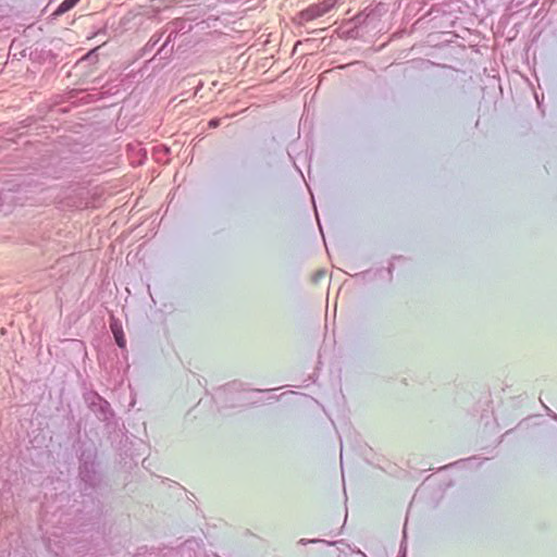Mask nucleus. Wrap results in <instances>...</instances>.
<instances>
[{"instance_id":"6e6552de","label":"nucleus","mask_w":557,"mask_h":557,"mask_svg":"<svg viewBox=\"0 0 557 557\" xmlns=\"http://www.w3.org/2000/svg\"><path fill=\"white\" fill-rule=\"evenodd\" d=\"M368 17L369 14L366 12H359L357 15H355L354 22L356 23V26H362L367 24Z\"/></svg>"},{"instance_id":"4468645a","label":"nucleus","mask_w":557,"mask_h":557,"mask_svg":"<svg viewBox=\"0 0 557 557\" xmlns=\"http://www.w3.org/2000/svg\"><path fill=\"white\" fill-rule=\"evenodd\" d=\"M4 203L3 194L0 193V207H2Z\"/></svg>"},{"instance_id":"423d86ee","label":"nucleus","mask_w":557,"mask_h":557,"mask_svg":"<svg viewBox=\"0 0 557 557\" xmlns=\"http://www.w3.org/2000/svg\"><path fill=\"white\" fill-rule=\"evenodd\" d=\"M163 37V32H159V33H156L151 36V38L148 40V42L145 45L144 47V53H149L151 52L154 47L160 42V40L162 39Z\"/></svg>"},{"instance_id":"2eb2a0df","label":"nucleus","mask_w":557,"mask_h":557,"mask_svg":"<svg viewBox=\"0 0 557 557\" xmlns=\"http://www.w3.org/2000/svg\"><path fill=\"white\" fill-rule=\"evenodd\" d=\"M147 461H148V458H145V459L143 460V466H144V467H146V462H147Z\"/></svg>"},{"instance_id":"f8f14e48","label":"nucleus","mask_w":557,"mask_h":557,"mask_svg":"<svg viewBox=\"0 0 557 557\" xmlns=\"http://www.w3.org/2000/svg\"><path fill=\"white\" fill-rule=\"evenodd\" d=\"M325 274V271L321 270V271H318L314 276H313V281L317 282L320 277L324 276Z\"/></svg>"},{"instance_id":"f257e3e1","label":"nucleus","mask_w":557,"mask_h":557,"mask_svg":"<svg viewBox=\"0 0 557 557\" xmlns=\"http://www.w3.org/2000/svg\"><path fill=\"white\" fill-rule=\"evenodd\" d=\"M83 399L100 422H104L108 425L112 423L115 418L114 410L110 403L99 393L92 389L86 391L83 393Z\"/></svg>"},{"instance_id":"1a4fd4ad","label":"nucleus","mask_w":557,"mask_h":557,"mask_svg":"<svg viewBox=\"0 0 557 557\" xmlns=\"http://www.w3.org/2000/svg\"><path fill=\"white\" fill-rule=\"evenodd\" d=\"M524 424H525V420L520 421V422L518 423V425H517L515 429H511V430L507 431V432L503 435V441H504L505 438H507L508 436H510L513 432L524 429Z\"/></svg>"},{"instance_id":"39448f33","label":"nucleus","mask_w":557,"mask_h":557,"mask_svg":"<svg viewBox=\"0 0 557 557\" xmlns=\"http://www.w3.org/2000/svg\"><path fill=\"white\" fill-rule=\"evenodd\" d=\"M91 468L94 469V463L91 462ZM79 475L83 481L86 483H89L90 485H94L96 483L95 479V471L92 470V475L89 472L88 469V461L85 460L84 465L79 467Z\"/></svg>"},{"instance_id":"20e7f679","label":"nucleus","mask_w":557,"mask_h":557,"mask_svg":"<svg viewBox=\"0 0 557 557\" xmlns=\"http://www.w3.org/2000/svg\"><path fill=\"white\" fill-rule=\"evenodd\" d=\"M176 36H177V30L176 29L171 30L170 34L168 35L166 39L164 40L162 46L158 49V51L156 52L154 55H160L161 58H168V57L172 55L174 48L172 46L170 49H168V46L170 45V42L172 40H174L176 38Z\"/></svg>"},{"instance_id":"ddd939ff","label":"nucleus","mask_w":557,"mask_h":557,"mask_svg":"<svg viewBox=\"0 0 557 557\" xmlns=\"http://www.w3.org/2000/svg\"><path fill=\"white\" fill-rule=\"evenodd\" d=\"M347 33H348V36H349V37H356V35H357V29H356V27H354V28H351V29L347 30Z\"/></svg>"},{"instance_id":"f03ea898","label":"nucleus","mask_w":557,"mask_h":557,"mask_svg":"<svg viewBox=\"0 0 557 557\" xmlns=\"http://www.w3.org/2000/svg\"><path fill=\"white\" fill-rule=\"evenodd\" d=\"M330 10H331V7L326 5V4H322V3L312 4L304 10H301L300 12H298L295 20H297L300 24H302L304 22H309V21H312L314 18H318V17L324 15Z\"/></svg>"},{"instance_id":"0eeeda50","label":"nucleus","mask_w":557,"mask_h":557,"mask_svg":"<svg viewBox=\"0 0 557 557\" xmlns=\"http://www.w3.org/2000/svg\"><path fill=\"white\" fill-rule=\"evenodd\" d=\"M78 0H64L55 10L57 14L61 15L75 7Z\"/></svg>"},{"instance_id":"9d476101","label":"nucleus","mask_w":557,"mask_h":557,"mask_svg":"<svg viewBox=\"0 0 557 557\" xmlns=\"http://www.w3.org/2000/svg\"><path fill=\"white\" fill-rule=\"evenodd\" d=\"M109 94H111V89L104 90V87H102L100 91H98L97 94H94V95H89V97L91 98V100H96V99L104 98Z\"/></svg>"},{"instance_id":"dca6fc26","label":"nucleus","mask_w":557,"mask_h":557,"mask_svg":"<svg viewBox=\"0 0 557 557\" xmlns=\"http://www.w3.org/2000/svg\"><path fill=\"white\" fill-rule=\"evenodd\" d=\"M398 557H406V552L404 550Z\"/></svg>"},{"instance_id":"f3484780","label":"nucleus","mask_w":557,"mask_h":557,"mask_svg":"<svg viewBox=\"0 0 557 557\" xmlns=\"http://www.w3.org/2000/svg\"><path fill=\"white\" fill-rule=\"evenodd\" d=\"M388 271H389V273H392V271H393V265H391V267L388 268Z\"/></svg>"},{"instance_id":"7ed1b4c3","label":"nucleus","mask_w":557,"mask_h":557,"mask_svg":"<svg viewBox=\"0 0 557 557\" xmlns=\"http://www.w3.org/2000/svg\"><path fill=\"white\" fill-rule=\"evenodd\" d=\"M110 329L114 336L115 344L121 349H126V338H125L121 322L119 320L113 319L110 322Z\"/></svg>"},{"instance_id":"9b49d317","label":"nucleus","mask_w":557,"mask_h":557,"mask_svg":"<svg viewBox=\"0 0 557 557\" xmlns=\"http://www.w3.org/2000/svg\"><path fill=\"white\" fill-rule=\"evenodd\" d=\"M221 125V119L220 117H213L208 122L209 128H216Z\"/></svg>"}]
</instances>
